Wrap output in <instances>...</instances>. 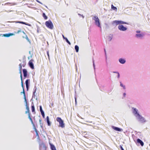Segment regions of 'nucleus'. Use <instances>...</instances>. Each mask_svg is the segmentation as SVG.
Wrapping results in <instances>:
<instances>
[{
	"instance_id": "obj_1",
	"label": "nucleus",
	"mask_w": 150,
	"mask_h": 150,
	"mask_svg": "<svg viewBox=\"0 0 150 150\" xmlns=\"http://www.w3.org/2000/svg\"><path fill=\"white\" fill-rule=\"evenodd\" d=\"M92 19L95 21V24L98 27L101 28V27L98 17L97 16H94L93 17Z\"/></svg>"
},
{
	"instance_id": "obj_2",
	"label": "nucleus",
	"mask_w": 150,
	"mask_h": 150,
	"mask_svg": "<svg viewBox=\"0 0 150 150\" xmlns=\"http://www.w3.org/2000/svg\"><path fill=\"white\" fill-rule=\"evenodd\" d=\"M56 121L59 122V126L63 128L65 127L64 123L63 121L60 117H57L56 118Z\"/></svg>"
},
{
	"instance_id": "obj_3",
	"label": "nucleus",
	"mask_w": 150,
	"mask_h": 150,
	"mask_svg": "<svg viewBox=\"0 0 150 150\" xmlns=\"http://www.w3.org/2000/svg\"><path fill=\"white\" fill-rule=\"evenodd\" d=\"M137 119L138 121L141 123H145L147 122V121L141 115H140L137 117Z\"/></svg>"
},
{
	"instance_id": "obj_4",
	"label": "nucleus",
	"mask_w": 150,
	"mask_h": 150,
	"mask_svg": "<svg viewBox=\"0 0 150 150\" xmlns=\"http://www.w3.org/2000/svg\"><path fill=\"white\" fill-rule=\"evenodd\" d=\"M46 26L48 28L52 29L53 28V24L51 21H48L45 22Z\"/></svg>"
},
{
	"instance_id": "obj_5",
	"label": "nucleus",
	"mask_w": 150,
	"mask_h": 150,
	"mask_svg": "<svg viewBox=\"0 0 150 150\" xmlns=\"http://www.w3.org/2000/svg\"><path fill=\"white\" fill-rule=\"evenodd\" d=\"M39 145L40 150H46V147L42 142H39Z\"/></svg>"
},
{
	"instance_id": "obj_6",
	"label": "nucleus",
	"mask_w": 150,
	"mask_h": 150,
	"mask_svg": "<svg viewBox=\"0 0 150 150\" xmlns=\"http://www.w3.org/2000/svg\"><path fill=\"white\" fill-rule=\"evenodd\" d=\"M133 113L134 116L136 118L138 117L140 115L138 112V110L135 108H133Z\"/></svg>"
},
{
	"instance_id": "obj_7",
	"label": "nucleus",
	"mask_w": 150,
	"mask_h": 150,
	"mask_svg": "<svg viewBox=\"0 0 150 150\" xmlns=\"http://www.w3.org/2000/svg\"><path fill=\"white\" fill-rule=\"evenodd\" d=\"M119 30L122 31H125L127 30V28L124 27L122 25H120L118 26Z\"/></svg>"
},
{
	"instance_id": "obj_8",
	"label": "nucleus",
	"mask_w": 150,
	"mask_h": 150,
	"mask_svg": "<svg viewBox=\"0 0 150 150\" xmlns=\"http://www.w3.org/2000/svg\"><path fill=\"white\" fill-rule=\"evenodd\" d=\"M112 127L113 129L116 131L119 132H121L123 131V129H122L115 127L113 126H112Z\"/></svg>"
},
{
	"instance_id": "obj_9",
	"label": "nucleus",
	"mask_w": 150,
	"mask_h": 150,
	"mask_svg": "<svg viewBox=\"0 0 150 150\" xmlns=\"http://www.w3.org/2000/svg\"><path fill=\"white\" fill-rule=\"evenodd\" d=\"M33 60H31L29 61L28 63L29 66L32 69H34V66L33 63Z\"/></svg>"
},
{
	"instance_id": "obj_10",
	"label": "nucleus",
	"mask_w": 150,
	"mask_h": 150,
	"mask_svg": "<svg viewBox=\"0 0 150 150\" xmlns=\"http://www.w3.org/2000/svg\"><path fill=\"white\" fill-rule=\"evenodd\" d=\"M144 35V34L142 33L137 34L135 35L136 37L139 38H142Z\"/></svg>"
},
{
	"instance_id": "obj_11",
	"label": "nucleus",
	"mask_w": 150,
	"mask_h": 150,
	"mask_svg": "<svg viewBox=\"0 0 150 150\" xmlns=\"http://www.w3.org/2000/svg\"><path fill=\"white\" fill-rule=\"evenodd\" d=\"M119 62L121 64H125L126 62V60L125 59L120 58L118 60Z\"/></svg>"
},
{
	"instance_id": "obj_12",
	"label": "nucleus",
	"mask_w": 150,
	"mask_h": 150,
	"mask_svg": "<svg viewBox=\"0 0 150 150\" xmlns=\"http://www.w3.org/2000/svg\"><path fill=\"white\" fill-rule=\"evenodd\" d=\"M14 35V34L13 33H9L4 34L2 36L6 37H10V36H11Z\"/></svg>"
},
{
	"instance_id": "obj_13",
	"label": "nucleus",
	"mask_w": 150,
	"mask_h": 150,
	"mask_svg": "<svg viewBox=\"0 0 150 150\" xmlns=\"http://www.w3.org/2000/svg\"><path fill=\"white\" fill-rule=\"evenodd\" d=\"M137 142L138 143L140 144L142 146H143L144 143L140 139H137Z\"/></svg>"
},
{
	"instance_id": "obj_14",
	"label": "nucleus",
	"mask_w": 150,
	"mask_h": 150,
	"mask_svg": "<svg viewBox=\"0 0 150 150\" xmlns=\"http://www.w3.org/2000/svg\"><path fill=\"white\" fill-rule=\"evenodd\" d=\"M9 22H13V23H21L24 24H25L26 25H28V24L22 22V21H13V22H8L7 23H9Z\"/></svg>"
},
{
	"instance_id": "obj_15",
	"label": "nucleus",
	"mask_w": 150,
	"mask_h": 150,
	"mask_svg": "<svg viewBox=\"0 0 150 150\" xmlns=\"http://www.w3.org/2000/svg\"><path fill=\"white\" fill-rule=\"evenodd\" d=\"M37 89V88L35 86V87L33 89V97L34 98H35V97H36L35 95V93H36V91Z\"/></svg>"
},
{
	"instance_id": "obj_16",
	"label": "nucleus",
	"mask_w": 150,
	"mask_h": 150,
	"mask_svg": "<svg viewBox=\"0 0 150 150\" xmlns=\"http://www.w3.org/2000/svg\"><path fill=\"white\" fill-rule=\"evenodd\" d=\"M30 81L29 79H27L25 81V85L27 88V90L28 91L29 88V82Z\"/></svg>"
},
{
	"instance_id": "obj_17",
	"label": "nucleus",
	"mask_w": 150,
	"mask_h": 150,
	"mask_svg": "<svg viewBox=\"0 0 150 150\" xmlns=\"http://www.w3.org/2000/svg\"><path fill=\"white\" fill-rule=\"evenodd\" d=\"M112 24L116 25L120 24V21L117 20L114 21L112 22Z\"/></svg>"
},
{
	"instance_id": "obj_18",
	"label": "nucleus",
	"mask_w": 150,
	"mask_h": 150,
	"mask_svg": "<svg viewBox=\"0 0 150 150\" xmlns=\"http://www.w3.org/2000/svg\"><path fill=\"white\" fill-rule=\"evenodd\" d=\"M23 76L24 77H26L27 76V71L26 69H23Z\"/></svg>"
},
{
	"instance_id": "obj_19",
	"label": "nucleus",
	"mask_w": 150,
	"mask_h": 150,
	"mask_svg": "<svg viewBox=\"0 0 150 150\" xmlns=\"http://www.w3.org/2000/svg\"><path fill=\"white\" fill-rule=\"evenodd\" d=\"M50 148L52 150H56L55 146L54 145L50 143Z\"/></svg>"
},
{
	"instance_id": "obj_20",
	"label": "nucleus",
	"mask_w": 150,
	"mask_h": 150,
	"mask_svg": "<svg viewBox=\"0 0 150 150\" xmlns=\"http://www.w3.org/2000/svg\"><path fill=\"white\" fill-rule=\"evenodd\" d=\"M113 37V36L112 35H109L107 38V40H108L109 41H111Z\"/></svg>"
},
{
	"instance_id": "obj_21",
	"label": "nucleus",
	"mask_w": 150,
	"mask_h": 150,
	"mask_svg": "<svg viewBox=\"0 0 150 150\" xmlns=\"http://www.w3.org/2000/svg\"><path fill=\"white\" fill-rule=\"evenodd\" d=\"M47 122L48 126H50L51 125V123L50 121L49 118L48 116H47L46 117Z\"/></svg>"
},
{
	"instance_id": "obj_22",
	"label": "nucleus",
	"mask_w": 150,
	"mask_h": 150,
	"mask_svg": "<svg viewBox=\"0 0 150 150\" xmlns=\"http://www.w3.org/2000/svg\"><path fill=\"white\" fill-rule=\"evenodd\" d=\"M75 49L76 50V52H78L79 50V47L78 46L76 45L75 46Z\"/></svg>"
},
{
	"instance_id": "obj_23",
	"label": "nucleus",
	"mask_w": 150,
	"mask_h": 150,
	"mask_svg": "<svg viewBox=\"0 0 150 150\" xmlns=\"http://www.w3.org/2000/svg\"><path fill=\"white\" fill-rule=\"evenodd\" d=\"M25 102L26 104V109L27 110H28V112L29 114V113H29V108L28 106V105L27 101H25Z\"/></svg>"
},
{
	"instance_id": "obj_24",
	"label": "nucleus",
	"mask_w": 150,
	"mask_h": 150,
	"mask_svg": "<svg viewBox=\"0 0 150 150\" xmlns=\"http://www.w3.org/2000/svg\"><path fill=\"white\" fill-rule=\"evenodd\" d=\"M21 93H23L24 94V99H25V101H26V98L25 92L24 88H23V92H21Z\"/></svg>"
},
{
	"instance_id": "obj_25",
	"label": "nucleus",
	"mask_w": 150,
	"mask_h": 150,
	"mask_svg": "<svg viewBox=\"0 0 150 150\" xmlns=\"http://www.w3.org/2000/svg\"><path fill=\"white\" fill-rule=\"evenodd\" d=\"M111 8L112 9L115 10L116 11H117V8L114 6L112 4L111 5Z\"/></svg>"
},
{
	"instance_id": "obj_26",
	"label": "nucleus",
	"mask_w": 150,
	"mask_h": 150,
	"mask_svg": "<svg viewBox=\"0 0 150 150\" xmlns=\"http://www.w3.org/2000/svg\"><path fill=\"white\" fill-rule=\"evenodd\" d=\"M28 118L31 121L32 124L33 125V124H34L32 120V119L30 117V113L28 114Z\"/></svg>"
},
{
	"instance_id": "obj_27",
	"label": "nucleus",
	"mask_w": 150,
	"mask_h": 150,
	"mask_svg": "<svg viewBox=\"0 0 150 150\" xmlns=\"http://www.w3.org/2000/svg\"><path fill=\"white\" fill-rule=\"evenodd\" d=\"M113 73H116L117 74V78L118 79H119L120 77V74L119 73L118 71H113Z\"/></svg>"
},
{
	"instance_id": "obj_28",
	"label": "nucleus",
	"mask_w": 150,
	"mask_h": 150,
	"mask_svg": "<svg viewBox=\"0 0 150 150\" xmlns=\"http://www.w3.org/2000/svg\"><path fill=\"white\" fill-rule=\"evenodd\" d=\"M120 86L123 88L124 89H126L125 86V85H124L121 82H120Z\"/></svg>"
},
{
	"instance_id": "obj_29",
	"label": "nucleus",
	"mask_w": 150,
	"mask_h": 150,
	"mask_svg": "<svg viewBox=\"0 0 150 150\" xmlns=\"http://www.w3.org/2000/svg\"><path fill=\"white\" fill-rule=\"evenodd\" d=\"M42 16L46 20L47 19V16L45 15V13H43L42 14Z\"/></svg>"
},
{
	"instance_id": "obj_30",
	"label": "nucleus",
	"mask_w": 150,
	"mask_h": 150,
	"mask_svg": "<svg viewBox=\"0 0 150 150\" xmlns=\"http://www.w3.org/2000/svg\"><path fill=\"white\" fill-rule=\"evenodd\" d=\"M32 111V112H34L35 111V107L33 105H32L31 106Z\"/></svg>"
},
{
	"instance_id": "obj_31",
	"label": "nucleus",
	"mask_w": 150,
	"mask_h": 150,
	"mask_svg": "<svg viewBox=\"0 0 150 150\" xmlns=\"http://www.w3.org/2000/svg\"><path fill=\"white\" fill-rule=\"evenodd\" d=\"M20 77H21V86H22V87H23V80H22V76L21 75H20Z\"/></svg>"
},
{
	"instance_id": "obj_32",
	"label": "nucleus",
	"mask_w": 150,
	"mask_h": 150,
	"mask_svg": "<svg viewBox=\"0 0 150 150\" xmlns=\"http://www.w3.org/2000/svg\"><path fill=\"white\" fill-rule=\"evenodd\" d=\"M120 24H127V23L126 22H125L123 21H120Z\"/></svg>"
},
{
	"instance_id": "obj_33",
	"label": "nucleus",
	"mask_w": 150,
	"mask_h": 150,
	"mask_svg": "<svg viewBox=\"0 0 150 150\" xmlns=\"http://www.w3.org/2000/svg\"><path fill=\"white\" fill-rule=\"evenodd\" d=\"M66 41L67 42L69 45H71V43L68 40V39H67V38H66V39H65Z\"/></svg>"
},
{
	"instance_id": "obj_34",
	"label": "nucleus",
	"mask_w": 150,
	"mask_h": 150,
	"mask_svg": "<svg viewBox=\"0 0 150 150\" xmlns=\"http://www.w3.org/2000/svg\"><path fill=\"white\" fill-rule=\"evenodd\" d=\"M33 128L34 129L35 132H37V130L36 128L35 127V124H33Z\"/></svg>"
},
{
	"instance_id": "obj_35",
	"label": "nucleus",
	"mask_w": 150,
	"mask_h": 150,
	"mask_svg": "<svg viewBox=\"0 0 150 150\" xmlns=\"http://www.w3.org/2000/svg\"><path fill=\"white\" fill-rule=\"evenodd\" d=\"M40 110L41 112H44V111L42 110V107L41 105L40 106Z\"/></svg>"
},
{
	"instance_id": "obj_36",
	"label": "nucleus",
	"mask_w": 150,
	"mask_h": 150,
	"mask_svg": "<svg viewBox=\"0 0 150 150\" xmlns=\"http://www.w3.org/2000/svg\"><path fill=\"white\" fill-rule=\"evenodd\" d=\"M41 114L42 116L43 117V118H44L45 117V113L44 112H41Z\"/></svg>"
},
{
	"instance_id": "obj_37",
	"label": "nucleus",
	"mask_w": 150,
	"mask_h": 150,
	"mask_svg": "<svg viewBox=\"0 0 150 150\" xmlns=\"http://www.w3.org/2000/svg\"><path fill=\"white\" fill-rule=\"evenodd\" d=\"M19 70H21L22 69V66L21 64H20L19 65Z\"/></svg>"
},
{
	"instance_id": "obj_38",
	"label": "nucleus",
	"mask_w": 150,
	"mask_h": 150,
	"mask_svg": "<svg viewBox=\"0 0 150 150\" xmlns=\"http://www.w3.org/2000/svg\"><path fill=\"white\" fill-rule=\"evenodd\" d=\"M93 67L94 69V70H95V64H94V61L93 60Z\"/></svg>"
},
{
	"instance_id": "obj_39",
	"label": "nucleus",
	"mask_w": 150,
	"mask_h": 150,
	"mask_svg": "<svg viewBox=\"0 0 150 150\" xmlns=\"http://www.w3.org/2000/svg\"><path fill=\"white\" fill-rule=\"evenodd\" d=\"M47 55H48V59H50V57H49V51H47Z\"/></svg>"
},
{
	"instance_id": "obj_40",
	"label": "nucleus",
	"mask_w": 150,
	"mask_h": 150,
	"mask_svg": "<svg viewBox=\"0 0 150 150\" xmlns=\"http://www.w3.org/2000/svg\"><path fill=\"white\" fill-rule=\"evenodd\" d=\"M35 132L36 133V136H37L38 137V138H39V135L38 134V131H37V132Z\"/></svg>"
},
{
	"instance_id": "obj_41",
	"label": "nucleus",
	"mask_w": 150,
	"mask_h": 150,
	"mask_svg": "<svg viewBox=\"0 0 150 150\" xmlns=\"http://www.w3.org/2000/svg\"><path fill=\"white\" fill-rule=\"evenodd\" d=\"M78 15L79 16H82V18H84V16H83V15H81L79 13H78Z\"/></svg>"
},
{
	"instance_id": "obj_42",
	"label": "nucleus",
	"mask_w": 150,
	"mask_h": 150,
	"mask_svg": "<svg viewBox=\"0 0 150 150\" xmlns=\"http://www.w3.org/2000/svg\"><path fill=\"white\" fill-rule=\"evenodd\" d=\"M39 30H40V29L39 28V27H38L37 28V32L38 33H39Z\"/></svg>"
},
{
	"instance_id": "obj_43",
	"label": "nucleus",
	"mask_w": 150,
	"mask_h": 150,
	"mask_svg": "<svg viewBox=\"0 0 150 150\" xmlns=\"http://www.w3.org/2000/svg\"><path fill=\"white\" fill-rule=\"evenodd\" d=\"M36 1L37 2H38V3H39L40 4H42V3L41 2H40V1H39L38 0H36Z\"/></svg>"
},
{
	"instance_id": "obj_44",
	"label": "nucleus",
	"mask_w": 150,
	"mask_h": 150,
	"mask_svg": "<svg viewBox=\"0 0 150 150\" xmlns=\"http://www.w3.org/2000/svg\"><path fill=\"white\" fill-rule=\"evenodd\" d=\"M120 148L121 150H124L122 146H121V145L120 146Z\"/></svg>"
},
{
	"instance_id": "obj_45",
	"label": "nucleus",
	"mask_w": 150,
	"mask_h": 150,
	"mask_svg": "<svg viewBox=\"0 0 150 150\" xmlns=\"http://www.w3.org/2000/svg\"><path fill=\"white\" fill-rule=\"evenodd\" d=\"M136 33H137V34L139 33H140V31L139 30H137L136 31Z\"/></svg>"
},
{
	"instance_id": "obj_46",
	"label": "nucleus",
	"mask_w": 150,
	"mask_h": 150,
	"mask_svg": "<svg viewBox=\"0 0 150 150\" xmlns=\"http://www.w3.org/2000/svg\"><path fill=\"white\" fill-rule=\"evenodd\" d=\"M62 36L63 37V38L64 39H65L66 38L64 37V36L63 35H62Z\"/></svg>"
},
{
	"instance_id": "obj_47",
	"label": "nucleus",
	"mask_w": 150,
	"mask_h": 150,
	"mask_svg": "<svg viewBox=\"0 0 150 150\" xmlns=\"http://www.w3.org/2000/svg\"><path fill=\"white\" fill-rule=\"evenodd\" d=\"M126 95V93H123V96L124 97H125V96Z\"/></svg>"
},
{
	"instance_id": "obj_48",
	"label": "nucleus",
	"mask_w": 150,
	"mask_h": 150,
	"mask_svg": "<svg viewBox=\"0 0 150 150\" xmlns=\"http://www.w3.org/2000/svg\"><path fill=\"white\" fill-rule=\"evenodd\" d=\"M41 120H40H40H39V122H40V125H41V124H42V123H41Z\"/></svg>"
},
{
	"instance_id": "obj_49",
	"label": "nucleus",
	"mask_w": 150,
	"mask_h": 150,
	"mask_svg": "<svg viewBox=\"0 0 150 150\" xmlns=\"http://www.w3.org/2000/svg\"><path fill=\"white\" fill-rule=\"evenodd\" d=\"M19 73L21 74V75H22L21 74V70H19Z\"/></svg>"
},
{
	"instance_id": "obj_50",
	"label": "nucleus",
	"mask_w": 150,
	"mask_h": 150,
	"mask_svg": "<svg viewBox=\"0 0 150 150\" xmlns=\"http://www.w3.org/2000/svg\"><path fill=\"white\" fill-rule=\"evenodd\" d=\"M42 124L41 125H40V127H41L42 128H43V126H42Z\"/></svg>"
},
{
	"instance_id": "obj_51",
	"label": "nucleus",
	"mask_w": 150,
	"mask_h": 150,
	"mask_svg": "<svg viewBox=\"0 0 150 150\" xmlns=\"http://www.w3.org/2000/svg\"><path fill=\"white\" fill-rule=\"evenodd\" d=\"M26 39L28 40V41H29V39H28V38L27 37L26 38Z\"/></svg>"
},
{
	"instance_id": "obj_52",
	"label": "nucleus",
	"mask_w": 150,
	"mask_h": 150,
	"mask_svg": "<svg viewBox=\"0 0 150 150\" xmlns=\"http://www.w3.org/2000/svg\"><path fill=\"white\" fill-rule=\"evenodd\" d=\"M75 103L76 104V98H75Z\"/></svg>"
},
{
	"instance_id": "obj_53",
	"label": "nucleus",
	"mask_w": 150,
	"mask_h": 150,
	"mask_svg": "<svg viewBox=\"0 0 150 150\" xmlns=\"http://www.w3.org/2000/svg\"><path fill=\"white\" fill-rule=\"evenodd\" d=\"M28 113V110H27V111H25V113L26 114H27V113Z\"/></svg>"
},
{
	"instance_id": "obj_54",
	"label": "nucleus",
	"mask_w": 150,
	"mask_h": 150,
	"mask_svg": "<svg viewBox=\"0 0 150 150\" xmlns=\"http://www.w3.org/2000/svg\"><path fill=\"white\" fill-rule=\"evenodd\" d=\"M29 53H30V51H29Z\"/></svg>"
}]
</instances>
